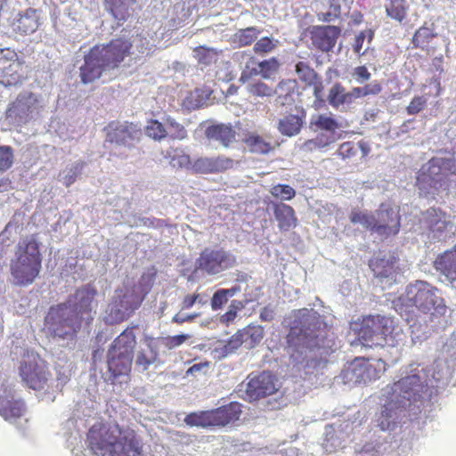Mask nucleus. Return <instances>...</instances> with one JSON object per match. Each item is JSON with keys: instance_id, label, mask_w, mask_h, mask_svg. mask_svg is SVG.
<instances>
[{"instance_id": "obj_41", "label": "nucleus", "mask_w": 456, "mask_h": 456, "mask_svg": "<svg viewBox=\"0 0 456 456\" xmlns=\"http://www.w3.org/2000/svg\"><path fill=\"white\" fill-rule=\"evenodd\" d=\"M406 0H388L386 5V13L391 19L402 22L407 16L408 6Z\"/></svg>"}, {"instance_id": "obj_46", "label": "nucleus", "mask_w": 456, "mask_h": 456, "mask_svg": "<svg viewBox=\"0 0 456 456\" xmlns=\"http://www.w3.org/2000/svg\"><path fill=\"white\" fill-rule=\"evenodd\" d=\"M271 195L281 200H291L296 196V191L289 184L279 183L270 189Z\"/></svg>"}, {"instance_id": "obj_43", "label": "nucleus", "mask_w": 456, "mask_h": 456, "mask_svg": "<svg viewBox=\"0 0 456 456\" xmlns=\"http://www.w3.org/2000/svg\"><path fill=\"white\" fill-rule=\"evenodd\" d=\"M260 31L255 27L240 29L234 34V41L240 46L250 45L257 37Z\"/></svg>"}, {"instance_id": "obj_39", "label": "nucleus", "mask_w": 456, "mask_h": 456, "mask_svg": "<svg viewBox=\"0 0 456 456\" xmlns=\"http://www.w3.org/2000/svg\"><path fill=\"white\" fill-rule=\"evenodd\" d=\"M193 57L200 65L207 67L216 62L218 52L214 48L200 45L193 48Z\"/></svg>"}, {"instance_id": "obj_48", "label": "nucleus", "mask_w": 456, "mask_h": 456, "mask_svg": "<svg viewBox=\"0 0 456 456\" xmlns=\"http://www.w3.org/2000/svg\"><path fill=\"white\" fill-rule=\"evenodd\" d=\"M296 87V79H284L278 84L277 89L274 90V93L278 94L279 98L286 100L288 97H291L294 94Z\"/></svg>"}, {"instance_id": "obj_55", "label": "nucleus", "mask_w": 456, "mask_h": 456, "mask_svg": "<svg viewBox=\"0 0 456 456\" xmlns=\"http://www.w3.org/2000/svg\"><path fill=\"white\" fill-rule=\"evenodd\" d=\"M229 297L225 289H217L211 298V307L214 311L223 308L227 303Z\"/></svg>"}, {"instance_id": "obj_31", "label": "nucleus", "mask_w": 456, "mask_h": 456, "mask_svg": "<svg viewBox=\"0 0 456 456\" xmlns=\"http://www.w3.org/2000/svg\"><path fill=\"white\" fill-rule=\"evenodd\" d=\"M257 67L258 69L253 68L248 69V65H247L246 69L241 73L240 79L246 81L258 74H260L263 78H270L273 74L278 71L280 63L276 58L273 57L258 62Z\"/></svg>"}, {"instance_id": "obj_24", "label": "nucleus", "mask_w": 456, "mask_h": 456, "mask_svg": "<svg viewBox=\"0 0 456 456\" xmlns=\"http://www.w3.org/2000/svg\"><path fill=\"white\" fill-rule=\"evenodd\" d=\"M273 213L280 231L288 232L297 225L294 208L281 201L272 204Z\"/></svg>"}, {"instance_id": "obj_9", "label": "nucleus", "mask_w": 456, "mask_h": 456, "mask_svg": "<svg viewBox=\"0 0 456 456\" xmlns=\"http://www.w3.org/2000/svg\"><path fill=\"white\" fill-rule=\"evenodd\" d=\"M241 413L242 405L232 402L217 408L190 412L184 417L183 422L190 428H222L238 421Z\"/></svg>"}, {"instance_id": "obj_15", "label": "nucleus", "mask_w": 456, "mask_h": 456, "mask_svg": "<svg viewBox=\"0 0 456 456\" xmlns=\"http://www.w3.org/2000/svg\"><path fill=\"white\" fill-rule=\"evenodd\" d=\"M24 79L23 61L18 53L8 47L0 49V84L12 86L21 84Z\"/></svg>"}, {"instance_id": "obj_2", "label": "nucleus", "mask_w": 456, "mask_h": 456, "mask_svg": "<svg viewBox=\"0 0 456 456\" xmlns=\"http://www.w3.org/2000/svg\"><path fill=\"white\" fill-rule=\"evenodd\" d=\"M86 443L98 456H143L145 452L138 432L111 418L95 421L86 433Z\"/></svg>"}, {"instance_id": "obj_54", "label": "nucleus", "mask_w": 456, "mask_h": 456, "mask_svg": "<svg viewBox=\"0 0 456 456\" xmlns=\"http://www.w3.org/2000/svg\"><path fill=\"white\" fill-rule=\"evenodd\" d=\"M276 45L269 37L260 38L254 45V52L258 54H265L272 52Z\"/></svg>"}, {"instance_id": "obj_63", "label": "nucleus", "mask_w": 456, "mask_h": 456, "mask_svg": "<svg viewBox=\"0 0 456 456\" xmlns=\"http://www.w3.org/2000/svg\"><path fill=\"white\" fill-rule=\"evenodd\" d=\"M208 365L209 363L208 362L193 364L191 367L188 369L187 373L195 374L196 372L200 371L202 368L208 367Z\"/></svg>"}, {"instance_id": "obj_50", "label": "nucleus", "mask_w": 456, "mask_h": 456, "mask_svg": "<svg viewBox=\"0 0 456 456\" xmlns=\"http://www.w3.org/2000/svg\"><path fill=\"white\" fill-rule=\"evenodd\" d=\"M248 92L255 97H268L274 94L271 86L261 81L248 85Z\"/></svg>"}, {"instance_id": "obj_33", "label": "nucleus", "mask_w": 456, "mask_h": 456, "mask_svg": "<svg viewBox=\"0 0 456 456\" xmlns=\"http://www.w3.org/2000/svg\"><path fill=\"white\" fill-rule=\"evenodd\" d=\"M169 165L175 169H190L192 171L191 156L181 147H169L165 154Z\"/></svg>"}, {"instance_id": "obj_30", "label": "nucleus", "mask_w": 456, "mask_h": 456, "mask_svg": "<svg viewBox=\"0 0 456 456\" xmlns=\"http://www.w3.org/2000/svg\"><path fill=\"white\" fill-rule=\"evenodd\" d=\"M357 99L354 87L346 92L340 83H335L329 91L328 102L335 109L344 105H351Z\"/></svg>"}, {"instance_id": "obj_42", "label": "nucleus", "mask_w": 456, "mask_h": 456, "mask_svg": "<svg viewBox=\"0 0 456 456\" xmlns=\"http://www.w3.org/2000/svg\"><path fill=\"white\" fill-rule=\"evenodd\" d=\"M145 134L154 141L160 142L165 139L168 132L165 125L157 119H150L144 127Z\"/></svg>"}, {"instance_id": "obj_26", "label": "nucleus", "mask_w": 456, "mask_h": 456, "mask_svg": "<svg viewBox=\"0 0 456 456\" xmlns=\"http://www.w3.org/2000/svg\"><path fill=\"white\" fill-rule=\"evenodd\" d=\"M136 327H127L111 343L108 350H114L115 353H121L124 355L132 357L137 344L134 330Z\"/></svg>"}, {"instance_id": "obj_11", "label": "nucleus", "mask_w": 456, "mask_h": 456, "mask_svg": "<svg viewBox=\"0 0 456 456\" xmlns=\"http://www.w3.org/2000/svg\"><path fill=\"white\" fill-rule=\"evenodd\" d=\"M135 285L118 289L106 310L105 322L109 324H118L127 320L144 300Z\"/></svg>"}, {"instance_id": "obj_58", "label": "nucleus", "mask_w": 456, "mask_h": 456, "mask_svg": "<svg viewBox=\"0 0 456 456\" xmlns=\"http://www.w3.org/2000/svg\"><path fill=\"white\" fill-rule=\"evenodd\" d=\"M352 76L357 83L362 84L370 78L371 74L367 67L362 65L355 67L353 69Z\"/></svg>"}, {"instance_id": "obj_56", "label": "nucleus", "mask_w": 456, "mask_h": 456, "mask_svg": "<svg viewBox=\"0 0 456 456\" xmlns=\"http://www.w3.org/2000/svg\"><path fill=\"white\" fill-rule=\"evenodd\" d=\"M374 37V32L371 29H367L361 31L356 37L353 45L354 52L357 54H362L361 51L362 49V45L365 38H368V41L370 42Z\"/></svg>"}, {"instance_id": "obj_32", "label": "nucleus", "mask_w": 456, "mask_h": 456, "mask_svg": "<svg viewBox=\"0 0 456 456\" xmlns=\"http://www.w3.org/2000/svg\"><path fill=\"white\" fill-rule=\"evenodd\" d=\"M206 136L210 141L219 142L223 146L229 147L235 140V131L231 126L217 124L209 126L206 129Z\"/></svg>"}, {"instance_id": "obj_22", "label": "nucleus", "mask_w": 456, "mask_h": 456, "mask_svg": "<svg viewBox=\"0 0 456 456\" xmlns=\"http://www.w3.org/2000/svg\"><path fill=\"white\" fill-rule=\"evenodd\" d=\"M422 224L433 234L439 237L452 226L450 216L439 208H429L422 212Z\"/></svg>"}, {"instance_id": "obj_47", "label": "nucleus", "mask_w": 456, "mask_h": 456, "mask_svg": "<svg viewBox=\"0 0 456 456\" xmlns=\"http://www.w3.org/2000/svg\"><path fill=\"white\" fill-rule=\"evenodd\" d=\"M327 4L329 5V11L317 13L318 20L323 22H330L338 19L341 12V6L336 0H327Z\"/></svg>"}, {"instance_id": "obj_25", "label": "nucleus", "mask_w": 456, "mask_h": 456, "mask_svg": "<svg viewBox=\"0 0 456 456\" xmlns=\"http://www.w3.org/2000/svg\"><path fill=\"white\" fill-rule=\"evenodd\" d=\"M12 29L15 33L21 36L34 33L39 26V17L37 11L33 8H28L20 13L18 18L12 22Z\"/></svg>"}, {"instance_id": "obj_12", "label": "nucleus", "mask_w": 456, "mask_h": 456, "mask_svg": "<svg viewBox=\"0 0 456 456\" xmlns=\"http://www.w3.org/2000/svg\"><path fill=\"white\" fill-rule=\"evenodd\" d=\"M39 99L31 92H23L10 103L6 111V118L12 124L20 126L30 121L40 110Z\"/></svg>"}, {"instance_id": "obj_10", "label": "nucleus", "mask_w": 456, "mask_h": 456, "mask_svg": "<svg viewBox=\"0 0 456 456\" xmlns=\"http://www.w3.org/2000/svg\"><path fill=\"white\" fill-rule=\"evenodd\" d=\"M18 374L22 384L35 391L44 390L48 387L51 371L48 364L40 354L26 349L18 362Z\"/></svg>"}, {"instance_id": "obj_13", "label": "nucleus", "mask_w": 456, "mask_h": 456, "mask_svg": "<svg viewBox=\"0 0 456 456\" xmlns=\"http://www.w3.org/2000/svg\"><path fill=\"white\" fill-rule=\"evenodd\" d=\"M107 142L131 148L142 136L141 127L133 122L113 120L103 129Z\"/></svg>"}, {"instance_id": "obj_44", "label": "nucleus", "mask_w": 456, "mask_h": 456, "mask_svg": "<svg viewBox=\"0 0 456 456\" xmlns=\"http://www.w3.org/2000/svg\"><path fill=\"white\" fill-rule=\"evenodd\" d=\"M349 219L352 224H360L365 229L373 232L375 216L372 214L359 210H353L350 213Z\"/></svg>"}, {"instance_id": "obj_3", "label": "nucleus", "mask_w": 456, "mask_h": 456, "mask_svg": "<svg viewBox=\"0 0 456 456\" xmlns=\"http://www.w3.org/2000/svg\"><path fill=\"white\" fill-rule=\"evenodd\" d=\"M328 332L327 324L316 311L298 309L286 336V348L292 357L295 353H301L302 348L324 349L329 346Z\"/></svg>"}, {"instance_id": "obj_59", "label": "nucleus", "mask_w": 456, "mask_h": 456, "mask_svg": "<svg viewBox=\"0 0 456 456\" xmlns=\"http://www.w3.org/2000/svg\"><path fill=\"white\" fill-rule=\"evenodd\" d=\"M189 338L188 335L169 336L164 338V345L168 349L175 348L183 344Z\"/></svg>"}, {"instance_id": "obj_38", "label": "nucleus", "mask_w": 456, "mask_h": 456, "mask_svg": "<svg viewBox=\"0 0 456 456\" xmlns=\"http://www.w3.org/2000/svg\"><path fill=\"white\" fill-rule=\"evenodd\" d=\"M244 345L248 349L254 348L263 339L265 332L260 325H248L241 330Z\"/></svg>"}, {"instance_id": "obj_8", "label": "nucleus", "mask_w": 456, "mask_h": 456, "mask_svg": "<svg viewBox=\"0 0 456 456\" xmlns=\"http://www.w3.org/2000/svg\"><path fill=\"white\" fill-rule=\"evenodd\" d=\"M360 342L365 346H385L392 339L394 320L380 314L362 316L352 324Z\"/></svg>"}, {"instance_id": "obj_36", "label": "nucleus", "mask_w": 456, "mask_h": 456, "mask_svg": "<svg viewBox=\"0 0 456 456\" xmlns=\"http://www.w3.org/2000/svg\"><path fill=\"white\" fill-rule=\"evenodd\" d=\"M436 37V34L434 33L432 29L422 26L415 31L411 43L414 48H419L429 53L431 50H434V48L430 46V42Z\"/></svg>"}, {"instance_id": "obj_64", "label": "nucleus", "mask_w": 456, "mask_h": 456, "mask_svg": "<svg viewBox=\"0 0 456 456\" xmlns=\"http://www.w3.org/2000/svg\"><path fill=\"white\" fill-rule=\"evenodd\" d=\"M236 317V311L229 310L223 316L222 321L224 322H229L234 320Z\"/></svg>"}, {"instance_id": "obj_37", "label": "nucleus", "mask_w": 456, "mask_h": 456, "mask_svg": "<svg viewBox=\"0 0 456 456\" xmlns=\"http://www.w3.org/2000/svg\"><path fill=\"white\" fill-rule=\"evenodd\" d=\"M310 126L314 131H327L334 134L340 127L337 119L325 114H319L312 118Z\"/></svg>"}, {"instance_id": "obj_62", "label": "nucleus", "mask_w": 456, "mask_h": 456, "mask_svg": "<svg viewBox=\"0 0 456 456\" xmlns=\"http://www.w3.org/2000/svg\"><path fill=\"white\" fill-rule=\"evenodd\" d=\"M198 295H187L183 301V308L189 309L191 308L196 302L198 298Z\"/></svg>"}, {"instance_id": "obj_34", "label": "nucleus", "mask_w": 456, "mask_h": 456, "mask_svg": "<svg viewBox=\"0 0 456 456\" xmlns=\"http://www.w3.org/2000/svg\"><path fill=\"white\" fill-rule=\"evenodd\" d=\"M242 141L252 153L268 154L273 150L272 143L256 133L247 134Z\"/></svg>"}, {"instance_id": "obj_21", "label": "nucleus", "mask_w": 456, "mask_h": 456, "mask_svg": "<svg viewBox=\"0 0 456 456\" xmlns=\"http://www.w3.org/2000/svg\"><path fill=\"white\" fill-rule=\"evenodd\" d=\"M298 80L305 87H311L317 101L323 102L324 86L322 77L305 61H298L295 66Z\"/></svg>"}, {"instance_id": "obj_18", "label": "nucleus", "mask_w": 456, "mask_h": 456, "mask_svg": "<svg viewBox=\"0 0 456 456\" xmlns=\"http://www.w3.org/2000/svg\"><path fill=\"white\" fill-rule=\"evenodd\" d=\"M278 389L275 376L269 371H263L248 375L245 392L250 401H256L275 394Z\"/></svg>"}, {"instance_id": "obj_20", "label": "nucleus", "mask_w": 456, "mask_h": 456, "mask_svg": "<svg viewBox=\"0 0 456 456\" xmlns=\"http://www.w3.org/2000/svg\"><path fill=\"white\" fill-rule=\"evenodd\" d=\"M234 160L224 155L200 157L193 161L192 173L200 175L224 173L232 169Z\"/></svg>"}, {"instance_id": "obj_45", "label": "nucleus", "mask_w": 456, "mask_h": 456, "mask_svg": "<svg viewBox=\"0 0 456 456\" xmlns=\"http://www.w3.org/2000/svg\"><path fill=\"white\" fill-rule=\"evenodd\" d=\"M165 124L169 131V136L172 140H184L188 136L187 130L183 125L178 123L172 117H167L165 118Z\"/></svg>"}, {"instance_id": "obj_52", "label": "nucleus", "mask_w": 456, "mask_h": 456, "mask_svg": "<svg viewBox=\"0 0 456 456\" xmlns=\"http://www.w3.org/2000/svg\"><path fill=\"white\" fill-rule=\"evenodd\" d=\"M358 151V147L354 142L348 141L341 143L337 151V155L343 159L354 158Z\"/></svg>"}, {"instance_id": "obj_29", "label": "nucleus", "mask_w": 456, "mask_h": 456, "mask_svg": "<svg viewBox=\"0 0 456 456\" xmlns=\"http://www.w3.org/2000/svg\"><path fill=\"white\" fill-rule=\"evenodd\" d=\"M398 258L395 256L389 257H373L369 262V266L377 277L389 278L396 273Z\"/></svg>"}, {"instance_id": "obj_5", "label": "nucleus", "mask_w": 456, "mask_h": 456, "mask_svg": "<svg viewBox=\"0 0 456 456\" xmlns=\"http://www.w3.org/2000/svg\"><path fill=\"white\" fill-rule=\"evenodd\" d=\"M40 246L37 234L22 237L16 244L10 263V273L15 285L27 287L39 277L43 263Z\"/></svg>"}, {"instance_id": "obj_40", "label": "nucleus", "mask_w": 456, "mask_h": 456, "mask_svg": "<svg viewBox=\"0 0 456 456\" xmlns=\"http://www.w3.org/2000/svg\"><path fill=\"white\" fill-rule=\"evenodd\" d=\"M333 135L319 134L315 138L306 140L302 145L301 150L305 152H311L328 147L335 142Z\"/></svg>"}, {"instance_id": "obj_49", "label": "nucleus", "mask_w": 456, "mask_h": 456, "mask_svg": "<svg viewBox=\"0 0 456 456\" xmlns=\"http://www.w3.org/2000/svg\"><path fill=\"white\" fill-rule=\"evenodd\" d=\"M382 91L381 84L375 80L370 84L365 85L364 86H357L354 87V93L356 94L357 99L366 97L369 95H377L380 94Z\"/></svg>"}, {"instance_id": "obj_7", "label": "nucleus", "mask_w": 456, "mask_h": 456, "mask_svg": "<svg viewBox=\"0 0 456 456\" xmlns=\"http://www.w3.org/2000/svg\"><path fill=\"white\" fill-rule=\"evenodd\" d=\"M422 388L420 377L416 374L402 378L386 387L384 396L387 403L384 405L385 410L382 411L379 419V426L382 430L390 429L395 424L394 421L389 420L393 418L394 409L398 408L403 400H415L416 395H419Z\"/></svg>"}, {"instance_id": "obj_51", "label": "nucleus", "mask_w": 456, "mask_h": 456, "mask_svg": "<svg viewBox=\"0 0 456 456\" xmlns=\"http://www.w3.org/2000/svg\"><path fill=\"white\" fill-rule=\"evenodd\" d=\"M13 164V151L11 146H0V171L4 172Z\"/></svg>"}, {"instance_id": "obj_6", "label": "nucleus", "mask_w": 456, "mask_h": 456, "mask_svg": "<svg viewBox=\"0 0 456 456\" xmlns=\"http://www.w3.org/2000/svg\"><path fill=\"white\" fill-rule=\"evenodd\" d=\"M403 300L405 306L415 307L419 312L429 314L431 322L444 316L447 312L439 289L425 281H415L409 284Z\"/></svg>"}, {"instance_id": "obj_17", "label": "nucleus", "mask_w": 456, "mask_h": 456, "mask_svg": "<svg viewBox=\"0 0 456 456\" xmlns=\"http://www.w3.org/2000/svg\"><path fill=\"white\" fill-rule=\"evenodd\" d=\"M387 363L382 359L371 361L364 358H355L347 371L354 378L356 383H367L380 378L387 370Z\"/></svg>"}, {"instance_id": "obj_19", "label": "nucleus", "mask_w": 456, "mask_h": 456, "mask_svg": "<svg viewBox=\"0 0 456 456\" xmlns=\"http://www.w3.org/2000/svg\"><path fill=\"white\" fill-rule=\"evenodd\" d=\"M313 46L322 52H330L340 36L341 28L338 26H313L308 29Z\"/></svg>"}, {"instance_id": "obj_16", "label": "nucleus", "mask_w": 456, "mask_h": 456, "mask_svg": "<svg viewBox=\"0 0 456 456\" xmlns=\"http://www.w3.org/2000/svg\"><path fill=\"white\" fill-rule=\"evenodd\" d=\"M401 229V216L390 204L381 203L376 211L373 232L382 239L396 236Z\"/></svg>"}, {"instance_id": "obj_28", "label": "nucleus", "mask_w": 456, "mask_h": 456, "mask_svg": "<svg viewBox=\"0 0 456 456\" xmlns=\"http://www.w3.org/2000/svg\"><path fill=\"white\" fill-rule=\"evenodd\" d=\"M435 269L453 283L456 281V246L452 250L439 255L434 262Z\"/></svg>"}, {"instance_id": "obj_1", "label": "nucleus", "mask_w": 456, "mask_h": 456, "mask_svg": "<svg viewBox=\"0 0 456 456\" xmlns=\"http://www.w3.org/2000/svg\"><path fill=\"white\" fill-rule=\"evenodd\" d=\"M96 289L85 285L70 295L66 302L49 308L44 321L45 330L53 338H73L80 330L83 322L90 324L94 317Z\"/></svg>"}, {"instance_id": "obj_57", "label": "nucleus", "mask_w": 456, "mask_h": 456, "mask_svg": "<svg viewBox=\"0 0 456 456\" xmlns=\"http://www.w3.org/2000/svg\"><path fill=\"white\" fill-rule=\"evenodd\" d=\"M427 105V99L424 96H415L406 108L409 115H415L421 111Z\"/></svg>"}, {"instance_id": "obj_53", "label": "nucleus", "mask_w": 456, "mask_h": 456, "mask_svg": "<svg viewBox=\"0 0 456 456\" xmlns=\"http://www.w3.org/2000/svg\"><path fill=\"white\" fill-rule=\"evenodd\" d=\"M244 344L243 335L241 330H239L235 334H233L224 346V352L227 354H231L238 349L240 346Z\"/></svg>"}, {"instance_id": "obj_4", "label": "nucleus", "mask_w": 456, "mask_h": 456, "mask_svg": "<svg viewBox=\"0 0 456 456\" xmlns=\"http://www.w3.org/2000/svg\"><path fill=\"white\" fill-rule=\"evenodd\" d=\"M132 42L125 37H117L105 45L92 47L85 55V62L80 67V78L84 84L98 79L104 71L118 68L131 53Z\"/></svg>"}, {"instance_id": "obj_60", "label": "nucleus", "mask_w": 456, "mask_h": 456, "mask_svg": "<svg viewBox=\"0 0 456 456\" xmlns=\"http://www.w3.org/2000/svg\"><path fill=\"white\" fill-rule=\"evenodd\" d=\"M79 173L80 167H78V165L75 166L73 168H70L69 171H67V173L64 175L62 178L64 185L66 187L70 186L77 180V177L78 176Z\"/></svg>"}, {"instance_id": "obj_23", "label": "nucleus", "mask_w": 456, "mask_h": 456, "mask_svg": "<svg viewBox=\"0 0 456 456\" xmlns=\"http://www.w3.org/2000/svg\"><path fill=\"white\" fill-rule=\"evenodd\" d=\"M114 350L107 352V366L110 379L114 383L118 378L129 376L132 369L133 358Z\"/></svg>"}, {"instance_id": "obj_35", "label": "nucleus", "mask_w": 456, "mask_h": 456, "mask_svg": "<svg viewBox=\"0 0 456 456\" xmlns=\"http://www.w3.org/2000/svg\"><path fill=\"white\" fill-rule=\"evenodd\" d=\"M303 124L304 120L302 117L289 114L280 119L278 129L283 135L293 136L300 132Z\"/></svg>"}, {"instance_id": "obj_61", "label": "nucleus", "mask_w": 456, "mask_h": 456, "mask_svg": "<svg viewBox=\"0 0 456 456\" xmlns=\"http://www.w3.org/2000/svg\"><path fill=\"white\" fill-rule=\"evenodd\" d=\"M108 10L115 18L119 17V7L123 4L122 0H104Z\"/></svg>"}, {"instance_id": "obj_27", "label": "nucleus", "mask_w": 456, "mask_h": 456, "mask_svg": "<svg viewBox=\"0 0 456 456\" xmlns=\"http://www.w3.org/2000/svg\"><path fill=\"white\" fill-rule=\"evenodd\" d=\"M144 343L146 348H141L135 358V367L142 372L146 371L159 359V351L154 338H145Z\"/></svg>"}, {"instance_id": "obj_14", "label": "nucleus", "mask_w": 456, "mask_h": 456, "mask_svg": "<svg viewBox=\"0 0 456 456\" xmlns=\"http://www.w3.org/2000/svg\"><path fill=\"white\" fill-rule=\"evenodd\" d=\"M236 265V257L224 248H205L197 259L198 268L208 274H217Z\"/></svg>"}]
</instances>
